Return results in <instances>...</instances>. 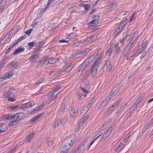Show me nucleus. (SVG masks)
<instances>
[{
  "mask_svg": "<svg viewBox=\"0 0 153 153\" xmlns=\"http://www.w3.org/2000/svg\"><path fill=\"white\" fill-rule=\"evenodd\" d=\"M75 141L74 135V134L71 135L65 139L61 145V147L62 148L65 149L64 151H66L67 153L69 149Z\"/></svg>",
  "mask_w": 153,
  "mask_h": 153,
  "instance_id": "nucleus-1",
  "label": "nucleus"
},
{
  "mask_svg": "<svg viewBox=\"0 0 153 153\" xmlns=\"http://www.w3.org/2000/svg\"><path fill=\"white\" fill-rule=\"evenodd\" d=\"M60 88V86L59 85H57L54 88L52 91L49 92L47 95L48 97H51L54 96L50 99L47 100V103H51L52 101L57 97V95L59 94L58 92V90Z\"/></svg>",
  "mask_w": 153,
  "mask_h": 153,
  "instance_id": "nucleus-2",
  "label": "nucleus"
},
{
  "mask_svg": "<svg viewBox=\"0 0 153 153\" xmlns=\"http://www.w3.org/2000/svg\"><path fill=\"white\" fill-rule=\"evenodd\" d=\"M35 105L34 102L31 101L27 103H24L21 105L19 106L18 107V105H16L14 106L11 107L10 109L12 110H14L19 108L22 109L25 108H29L30 107L34 106Z\"/></svg>",
  "mask_w": 153,
  "mask_h": 153,
  "instance_id": "nucleus-3",
  "label": "nucleus"
},
{
  "mask_svg": "<svg viewBox=\"0 0 153 153\" xmlns=\"http://www.w3.org/2000/svg\"><path fill=\"white\" fill-rule=\"evenodd\" d=\"M101 57H99L95 61V63L92 67L91 70V73L92 76H95L97 74V70L98 69L99 65L100 62Z\"/></svg>",
  "mask_w": 153,
  "mask_h": 153,
  "instance_id": "nucleus-4",
  "label": "nucleus"
},
{
  "mask_svg": "<svg viewBox=\"0 0 153 153\" xmlns=\"http://www.w3.org/2000/svg\"><path fill=\"white\" fill-rule=\"evenodd\" d=\"M18 115L16 114L15 115H7L4 116L3 119L4 120H8L11 121H16L18 122L20 120V119Z\"/></svg>",
  "mask_w": 153,
  "mask_h": 153,
  "instance_id": "nucleus-5",
  "label": "nucleus"
},
{
  "mask_svg": "<svg viewBox=\"0 0 153 153\" xmlns=\"http://www.w3.org/2000/svg\"><path fill=\"white\" fill-rule=\"evenodd\" d=\"M7 0H0V12H2L6 6Z\"/></svg>",
  "mask_w": 153,
  "mask_h": 153,
  "instance_id": "nucleus-6",
  "label": "nucleus"
},
{
  "mask_svg": "<svg viewBox=\"0 0 153 153\" xmlns=\"http://www.w3.org/2000/svg\"><path fill=\"white\" fill-rule=\"evenodd\" d=\"M147 43V42L145 41L139 47L138 51L140 53L145 50L146 47Z\"/></svg>",
  "mask_w": 153,
  "mask_h": 153,
  "instance_id": "nucleus-7",
  "label": "nucleus"
},
{
  "mask_svg": "<svg viewBox=\"0 0 153 153\" xmlns=\"http://www.w3.org/2000/svg\"><path fill=\"white\" fill-rule=\"evenodd\" d=\"M88 48H86L82 51H78L76 52V55H79L80 56L85 55L87 54L89 51Z\"/></svg>",
  "mask_w": 153,
  "mask_h": 153,
  "instance_id": "nucleus-8",
  "label": "nucleus"
},
{
  "mask_svg": "<svg viewBox=\"0 0 153 153\" xmlns=\"http://www.w3.org/2000/svg\"><path fill=\"white\" fill-rule=\"evenodd\" d=\"M121 87V85H119L114 88L111 91L113 93V95H115L118 92Z\"/></svg>",
  "mask_w": 153,
  "mask_h": 153,
  "instance_id": "nucleus-9",
  "label": "nucleus"
},
{
  "mask_svg": "<svg viewBox=\"0 0 153 153\" xmlns=\"http://www.w3.org/2000/svg\"><path fill=\"white\" fill-rule=\"evenodd\" d=\"M112 98V97L111 96V95L109 94L108 96L106 97L105 100L102 102V103L100 104V105L102 106L105 105Z\"/></svg>",
  "mask_w": 153,
  "mask_h": 153,
  "instance_id": "nucleus-10",
  "label": "nucleus"
},
{
  "mask_svg": "<svg viewBox=\"0 0 153 153\" xmlns=\"http://www.w3.org/2000/svg\"><path fill=\"white\" fill-rule=\"evenodd\" d=\"M38 55L36 53L33 54L30 58V62L31 63L35 62L38 58Z\"/></svg>",
  "mask_w": 153,
  "mask_h": 153,
  "instance_id": "nucleus-11",
  "label": "nucleus"
},
{
  "mask_svg": "<svg viewBox=\"0 0 153 153\" xmlns=\"http://www.w3.org/2000/svg\"><path fill=\"white\" fill-rule=\"evenodd\" d=\"M40 63L42 64L47 65L48 64V58L43 57L42 58L39 60Z\"/></svg>",
  "mask_w": 153,
  "mask_h": 153,
  "instance_id": "nucleus-12",
  "label": "nucleus"
},
{
  "mask_svg": "<svg viewBox=\"0 0 153 153\" xmlns=\"http://www.w3.org/2000/svg\"><path fill=\"white\" fill-rule=\"evenodd\" d=\"M35 133L34 132L28 134L26 137V140L28 142H30L33 139V137Z\"/></svg>",
  "mask_w": 153,
  "mask_h": 153,
  "instance_id": "nucleus-13",
  "label": "nucleus"
},
{
  "mask_svg": "<svg viewBox=\"0 0 153 153\" xmlns=\"http://www.w3.org/2000/svg\"><path fill=\"white\" fill-rule=\"evenodd\" d=\"M13 74L12 71H10L6 73L5 75V76H4L2 78L3 80L5 79L8 78L12 76Z\"/></svg>",
  "mask_w": 153,
  "mask_h": 153,
  "instance_id": "nucleus-14",
  "label": "nucleus"
},
{
  "mask_svg": "<svg viewBox=\"0 0 153 153\" xmlns=\"http://www.w3.org/2000/svg\"><path fill=\"white\" fill-rule=\"evenodd\" d=\"M135 51L134 50L131 52H130L127 54V56H126V59L127 60H129L132 59L133 56L135 55V54L134 53Z\"/></svg>",
  "mask_w": 153,
  "mask_h": 153,
  "instance_id": "nucleus-15",
  "label": "nucleus"
},
{
  "mask_svg": "<svg viewBox=\"0 0 153 153\" xmlns=\"http://www.w3.org/2000/svg\"><path fill=\"white\" fill-rule=\"evenodd\" d=\"M73 67L71 65H66L63 67V69L64 70V73H68L71 70L72 68Z\"/></svg>",
  "mask_w": 153,
  "mask_h": 153,
  "instance_id": "nucleus-16",
  "label": "nucleus"
},
{
  "mask_svg": "<svg viewBox=\"0 0 153 153\" xmlns=\"http://www.w3.org/2000/svg\"><path fill=\"white\" fill-rule=\"evenodd\" d=\"M137 104H134L131 107L130 109V111L128 112V114H129V115H131L133 112L135 111L137 108Z\"/></svg>",
  "mask_w": 153,
  "mask_h": 153,
  "instance_id": "nucleus-17",
  "label": "nucleus"
},
{
  "mask_svg": "<svg viewBox=\"0 0 153 153\" xmlns=\"http://www.w3.org/2000/svg\"><path fill=\"white\" fill-rule=\"evenodd\" d=\"M111 122V120L110 119L108 120L101 127V129L103 130L105 129L110 124Z\"/></svg>",
  "mask_w": 153,
  "mask_h": 153,
  "instance_id": "nucleus-18",
  "label": "nucleus"
},
{
  "mask_svg": "<svg viewBox=\"0 0 153 153\" xmlns=\"http://www.w3.org/2000/svg\"><path fill=\"white\" fill-rule=\"evenodd\" d=\"M61 124V121L60 119H57L56 120L53 126V127L54 128H56L59 125Z\"/></svg>",
  "mask_w": 153,
  "mask_h": 153,
  "instance_id": "nucleus-19",
  "label": "nucleus"
},
{
  "mask_svg": "<svg viewBox=\"0 0 153 153\" xmlns=\"http://www.w3.org/2000/svg\"><path fill=\"white\" fill-rule=\"evenodd\" d=\"M24 50V49L23 48L19 47L16 49L13 53V54L15 55L23 51Z\"/></svg>",
  "mask_w": 153,
  "mask_h": 153,
  "instance_id": "nucleus-20",
  "label": "nucleus"
},
{
  "mask_svg": "<svg viewBox=\"0 0 153 153\" xmlns=\"http://www.w3.org/2000/svg\"><path fill=\"white\" fill-rule=\"evenodd\" d=\"M88 108L87 106L84 105L82 108L81 113L85 114L88 111Z\"/></svg>",
  "mask_w": 153,
  "mask_h": 153,
  "instance_id": "nucleus-21",
  "label": "nucleus"
},
{
  "mask_svg": "<svg viewBox=\"0 0 153 153\" xmlns=\"http://www.w3.org/2000/svg\"><path fill=\"white\" fill-rule=\"evenodd\" d=\"M106 66L107 70L109 71L112 68V65L109 61H107L106 62Z\"/></svg>",
  "mask_w": 153,
  "mask_h": 153,
  "instance_id": "nucleus-22",
  "label": "nucleus"
},
{
  "mask_svg": "<svg viewBox=\"0 0 153 153\" xmlns=\"http://www.w3.org/2000/svg\"><path fill=\"white\" fill-rule=\"evenodd\" d=\"M70 113L71 117L73 119H74L76 117V114L75 113V111L74 109H71L70 111Z\"/></svg>",
  "mask_w": 153,
  "mask_h": 153,
  "instance_id": "nucleus-23",
  "label": "nucleus"
},
{
  "mask_svg": "<svg viewBox=\"0 0 153 153\" xmlns=\"http://www.w3.org/2000/svg\"><path fill=\"white\" fill-rule=\"evenodd\" d=\"M93 19H94L95 18V19H94L93 20L89 22V24L90 25L92 24H94L95 23V22H97L99 19V17L97 16H93Z\"/></svg>",
  "mask_w": 153,
  "mask_h": 153,
  "instance_id": "nucleus-24",
  "label": "nucleus"
},
{
  "mask_svg": "<svg viewBox=\"0 0 153 153\" xmlns=\"http://www.w3.org/2000/svg\"><path fill=\"white\" fill-rule=\"evenodd\" d=\"M153 125V121L151 119L145 125L147 129L149 128L150 127L152 126Z\"/></svg>",
  "mask_w": 153,
  "mask_h": 153,
  "instance_id": "nucleus-25",
  "label": "nucleus"
},
{
  "mask_svg": "<svg viewBox=\"0 0 153 153\" xmlns=\"http://www.w3.org/2000/svg\"><path fill=\"white\" fill-rule=\"evenodd\" d=\"M85 44V42H84V40H80L78 42L76 46L78 47H81Z\"/></svg>",
  "mask_w": 153,
  "mask_h": 153,
  "instance_id": "nucleus-26",
  "label": "nucleus"
},
{
  "mask_svg": "<svg viewBox=\"0 0 153 153\" xmlns=\"http://www.w3.org/2000/svg\"><path fill=\"white\" fill-rule=\"evenodd\" d=\"M85 68H85V66L83 65V63H82L79 65V69L77 71L78 72H81L84 70Z\"/></svg>",
  "mask_w": 153,
  "mask_h": 153,
  "instance_id": "nucleus-27",
  "label": "nucleus"
},
{
  "mask_svg": "<svg viewBox=\"0 0 153 153\" xmlns=\"http://www.w3.org/2000/svg\"><path fill=\"white\" fill-rule=\"evenodd\" d=\"M5 126H6L4 124L0 125V127H2L3 128H2V129L0 130V134L1 133L7 130L8 128L6 127H5Z\"/></svg>",
  "mask_w": 153,
  "mask_h": 153,
  "instance_id": "nucleus-28",
  "label": "nucleus"
},
{
  "mask_svg": "<svg viewBox=\"0 0 153 153\" xmlns=\"http://www.w3.org/2000/svg\"><path fill=\"white\" fill-rule=\"evenodd\" d=\"M85 145V143L82 142H81V143L79 145L78 147L80 149V150L82 151L84 149Z\"/></svg>",
  "mask_w": 153,
  "mask_h": 153,
  "instance_id": "nucleus-29",
  "label": "nucleus"
},
{
  "mask_svg": "<svg viewBox=\"0 0 153 153\" xmlns=\"http://www.w3.org/2000/svg\"><path fill=\"white\" fill-rule=\"evenodd\" d=\"M56 59L54 58H48V64H54L56 62Z\"/></svg>",
  "mask_w": 153,
  "mask_h": 153,
  "instance_id": "nucleus-30",
  "label": "nucleus"
},
{
  "mask_svg": "<svg viewBox=\"0 0 153 153\" xmlns=\"http://www.w3.org/2000/svg\"><path fill=\"white\" fill-rule=\"evenodd\" d=\"M63 73H64L63 71H56L53 74V76L54 77H56V76H59L61 74H63Z\"/></svg>",
  "mask_w": 153,
  "mask_h": 153,
  "instance_id": "nucleus-31",
  "label": "nucleus"
},
{
  "mask_svg": "<svg viewBox=\"0 0 153 153\" xmlns=\"http://www.w3.org/2000/svg\"><path fill=\"white\" fill-rule=\"evenodd\" d=\"M122 31V30L120 29V28L118 27L114 33V36H116Z\"/></svg>",
  "mask_w": 153,
  "mask_h": 153,
  "instance_id": "nucleus-32",
  "label": "nucleus"
},
{
  "mask_svg": "<svg viewBox=\"0 0 153 153\" xmlns=\"http://www.w3.org/2000/svg\"><path fill=\"white\" fill-rule=\"evenodd\" d=\"M84 40V42H85V44H89L91 42H92V41H91V37H87V38L86 39H84L83 40Z\"/></svg>",
  "mask_w": 153,
  "mask_h": 153,
  "instance_id": "nucleus-33",
  "label": "nucleus"
},
{
  "mask_svg": "<svg viewBox=\"0 0 153 153\" xmlns=\"http://www.w3.org/2000/svg\"><path fill=\"white\" fill-rule=\"evenodd\" d=\"M126 35L125 37L126 39L128 40L131 37V34L129 30H127L125 33Z\"/></svg>",
  "mask_w": 153,
  "mask_h": 153,
  "instance_id": "nucleus-34",
  "label": "nucleus"
},
{
  "mask_svg": "<svg viewBox=\"0 0 153 153\" xmlns=\"http://www.w3.org/2000/svg\"><path fill=\"white\" fill-rule=\"evenodd\" d=\"M93 61L92 58H91V57H90L87 59L84 62L87 64H88V65H89Z\"/></svg>",
  "mask_w": 153,
  "mask_h": 153,
  "instance_id": "nucleus-35",
  "label": "nucleus"
},
{
  "mask_svg": "<svg viewBox=\"0 0 153 153\" xmlns=\"http://www.w3.org/2000/svg\"><path fill=\"white\" fill-rule=\"evenodd\" d=\"M121 100L119 99L117 100L114 104L111 107V108L114 107V108H115L119 103L121 102Z\"/></svg>",
  "mask_w": 153,
  "mask_h": 153,
  "instance_id": "nucleus-36",
  "label": "nucleus"
},
{
  "mask_svg": "<svg viewBox=\"0 0 153 153\" xmlns=\"http://www.w3.org/2000/svg\"><path fill=\"white\" fill-rule=\"evenodd\" d=\"M20 120L22 117L25 116L26 114L25 113L20 112L16 114Z\"/></svg>",
  "mask_w": 153,
  "mask_h": 153,
  "instance_id": "nucleus-37",
  "label": "nucleus"
},
{
  "mask_svg": "<svg viewBox=\"0 0 153 153\" xmlns=\"http://www.w3.org/2000/svg\"><path fill=\"white\" fill-rule=\"evenodd\" d=\"M118 43L114 45V46L115 47V51L116 53H118L120 51V49L119 47H118Z\"/></svg>",
  "mask_w": 153,
  "mask_h": 153,
  "instance_id": "nucleus-38",
  "label": "nucleus"
},
{
  "mask_svg": "<svg viewBox=\"0 0 153 153\" xmlns=\"http://www.w3.org/2000/svg\"><path fill=\"white\" fill-rule=\"evenodd\" d=\"M9 66H10L13 68H15L16 66H17L16 62L14 61L11 62L9 63Z\"/></svg>",
  "mask_w": 153,
  "mask_h": 153,
  "instance_id": "nucleus-39",
  "label": "nucleus"
},
{
  "mask_svg": "<svg viewBox=\"0 0 153 153\" xmlns=\"http://www.w3.org/2000/svg\"><path fill=\"white\" fill-rule=\"evenodd\" d=\"M141 94L140 95H141ZM142 95L143 96L144 95V94H142ZM141 96H140V97L139 98H138L136 100V102L134 104H137V105L139 104V103L142 100V99L143 98V97H142L141 98Z\"/></svg>",
  "mask_w": 153,
  "mask_h": 153,
  "instance_id": "nucleus-40",
  "label": "nucleus"
},
{
  "mask_svg": "<svg viewBox=\"0 0 153 153\" xmlns=\"http://www.w3.org/2000/svg\"><path fill=\"white\" fill-rule=\"evenodd\" d=\"M101 136V134H100L98 136L95 138L90 143L89 146L87 147L88 149L89 148L90 146L94 143V141L98 138L100 136Z\"/></svg>",
  "mask_w": 153,
  "mask_h": 153,
  "instance_id": "nucleus-41",
  "label": "nucleus"
},
{
  "mask_svg": "<svg viewBox=\"0 0 153 153\" xmlns=\"http://www.w3.org/2000/svg\"><path fill=\"white\" fill-rule=\"evenodd\" d=\"M127 40H128V39H127L126 38V37H125L122 39H120L119 40V42L122 45H123L125 43V41Z\"/></svg>",
  "mask_w": 153,
  "mask_h": 153,
  "instance_id": "nucleus-42",
  "label": "nucleus"
},
{
  "mask_svg": "<svg viewBox=\"0 0 153 153\" xmlns=\"http://www.w3.org/2000/svg\"><path fill=\"white\" fill-rule=\"evenodd\" d=\"M82 6L83 7H84V9L85 10H88L90 8V6L89 4H82Z\"/></svg>",
  "mask_w": 153,
  "mask_h": 153,
  "instance_id": "nucleus-43",
  "label": "nucleus"
},
{
  "mask_svg": "<svg viewBox=\"0 0 153 153\" xmlns=\"http://www.w3.org/2000/svg\"><path fill=\"white\" fill-rule=\"evenodd\" d=\"M67 119V118L66 117H65L63 118H62L61 120H60L61 124H64L66 122Z\"/></svg>",
  "mask_w": 153,
  "mask_h": 153,
  "instance_id": "nucleus-44",
  "label": "nucleus"
},
{
  "mask_svg": "<svg viewBox=\"0 0 153 153\" xmlns=\"http://www.w3.org/2000/svg\"><path fill=\"white\" fill-rule=\"evenodd\" d=\"M131 136V134H130V133L128 134L126 137L124 139L123 141H124L125 142H126L128 141V139Z\"/></svg>",
  "mask_w": 153,
  "mask_h": 153,
  "instance_id": "nucleus-45",
  "label": "nucleus"
},
{
  "mask_svg": "<svg viewBox=\"0 0 153 153\" xmlns=\"http://www.w3.org/2000/svg\"><path fill=\"white\" fill-rule=\"evenodd\" d=\"M36 44L34 42H30L27 43V45L29 47H33Z\"/></svg>",
  "mask_w": 153,
  "mask_h": 153,
  "instance_id": "nucleus-46",
  "label": "nucleus"
},
{
  "mask_svg": "<svg viewBox=\"0 0 153 153\" xmlns=\"http://www.w3.org/2000/svg\"><path fill=\"white\" fill-rule=\"evenodd\" d=\"M136 71H135L133 72H132L128 76V79H132V78L133 77V76L136 74Z\"/></svg>",
  "mask_w": 153,
  "mask_h": 153,
  "instance_id": "nucleus-47",
  "label": "nucleus"
},
{
  "mask_svg": "<svg viewBox=\"0 0 153 153\" xmlns=\"http://www.w3.org/2000/svg\"><path fill=\"white\" fill-rule=\"evenodd\" d=\"M12 94V92H8L4 94L3 96H4L6 98L9 97L10 96V94Z\"/></svg>",
  "mask_w": 153,
  "mask_h": 153,
  "instance_id": "nucleus-48",
  "label": "nucleus"
},
{
  "mask_svg": "<svg viewBox=\"0 0 153 153\" xmlns=\"http://www.w3.org/2000/svg\"><path fill=\"white\" fill-rule=\"evenodd\" d=\"M18 122L16 121H11L9 124V125L10 126L15 125L17 124Z\"/></svg>",
  "mask_w": 153,
  "mask_h": 153,
  "instance_id": "nucleus-49",
  "label": "nucleus"
},
{
  "mask_svg": "<svg viewBox=\"0 0 153 153\" xmlns=\"http://www.w3.org/2000/svg\"><path fill=\"white\" fill-rule=\"evenodd\" d=\"M129 51L125 49L123 52V56L124 57H126V56L128 54V53H129Z\"/></svg>",
  "mask_w": 153,
  "mask_h": 153,
  "instance_id": "nucleus-50",
  "label": "nucleus"
},
{
  "mask_svg": "<svg viewBox=\"0 0 153 153\" xmlns=\"http://www.w3.org/2000/svg\"><path fill=\"white\" fill-rule=\"evenodd\" d=\"M39 118H38V117L36 116L30 120V122H33L36 120H37Z\"/></svg>",
  "mask_w": 153,
  "mask_h": 153,
  "instance_id": "nucleus-51",
  "label": "nucleus"
},
{
  "mask_svg": "<svg viewBox=\"0 0 153 153\" xmlns=\"http://www.w3.org/2000/svg\"><path fill=\"white\" fill-rule=\"evenodd\" d=\"M91 41H93L97 39V36L95 34L91 36Z\"/></svg>",
  "mask_w": 153,
  "mask_h": 153,
  "instance_id": "nucleus-52",
  "label": "nucleus"
},
{
  "mask_svg": "<svg viewBox=\"0 0 153 153\" xmlns=\"http://www.w3.org/2000/svg\"><path fill=\"white\" fill-rule=\"evenodd\" d=\"M45 80L44 78H42V79H39L38 81V83H36L37 85H39L40 83L43 82Z\"/></svg>",
  "mask_w": 153,
  "mask_h": 153,
  "instance_id": "nucleus-53",
  "label": "nucleus"
},
{
  "mask_svg": "<svg viewBox=\"0 0 153 153\" xmlns=\"http://www.w3.org/2000/svg\"><path fill=\"white\" fill-rule=\"evenodd\" d=\"M81 151L80 150V149L78 147L76 149L73 153H79Z\"/></svg>",
  "mask_w": 153,
  "mask_h": 153,
  "instance_id": "nucleus-54",
  "label": "nucleus"
},
{
  "mask_svg": "<svg viewBox=\"0 0 153 153\" xmlns=\"http://www.w3.org/2000/svg\"><path fill=\"white\" fill-rule=\"evenodd\" d=\"M112 52V50L111 49L109 48L106 52V54L108 56H110L111 54V53Z\"/></svg>",
  "mask_w": 153,
  "mask_h": 153,
  "instance_id": "nucleus-55",
  "label": "nucleus"
},
{
  "mask_svg": "<svg viewBox=\"0 0 153 153\" xmlns=\"http://www.w3.org/2000/svg\"><path fill=\"white\" fill-rule=\"evenodd\" d=\"M98 54V53H94L90 57H91V58H96Z\"/></svg>",
  "mask_w": 153,
  "mask_h": 153,
  "instance_id": "nucleus-56",
  "label": "nucleus"
},
{
  "mask_svg": "<svg viewBox=\"0 0 153 153\" xmlns=\"http://www.w3.org/2000/svg\"><path fill=\"white\" fill-rule=\"evenodd\" d=\"M107 137H107V136L105 135L104 134H103V135L101 139V140L102 141H104L106 139V138H107Z\"/></svg>",
  "mask_w": 153,
  "mask_h": 153,
  "instance_id": "nucleus-57",
  "label": "nucleus"
},
{
  "mask_svg": "<svg viewBox=\"0 0 153 153\" xmlns=\"http://www.w3.org/2000/svg\"><path fill=\"white\" fill-rule=\"evenodd\" d=\"M33 28H31L26 31L25 33L27 35H29L31 33V31L33 30Z\"/></svg>",
  "mask_w": 153,
  "mask_h": 153,
  "instance_id": "nucleus-58",
  "label": "nucleus"
},
{
  "mask_svg": "<svg viewBox=\"0 0 153 153\" xmlns=\"http://www.w3.org/2000/svg\"><path fill=\"white\" fill-rule=\"evenodd\" d=\"M66 108V106H65V104L64 103L62 104L61 106V109L62 111H64V110H65Z\"/></svg>",
  "mask_w": 153,
  "mask_h": 153,
  "instance_id": "nucleus-59",
  "label": "nucleus"
},
{
  "mask_svg": "<svg viewBox=\"0 0 153 153\" xmlns=\"http://www.w3.org/2000/svg\"><path fill=\"white\" fill-rule=\"evenodd\" d=\"M153 12V9H152L149 12L148 15V18L149 19L151 16V15L152 13Z\"/></svg>",
  "mask_w": 153,
  "mask_h": 153,
  "instance_id": "nucleus-60",
  "label": "nucleus"
},
{
  "mask_svg": "<svg viewBox=\"0 0 153 153\" xmlns=\"http://www.w3.org/2000/svg\"><path fill=\"white\" fill-rule=\"evenodd\" d=\"M109 7L112 8H115L116 7V6L115 4L114 3H112L111 4H109Z\"/></svg>",
  "mask_w": 153,
  "mask_h": 153,
  "instance_id": "nucleus-61",
  "label": "nucleus"
},
{
  "mask_svg": "<svg viewBox=\"0 0 153 153\" xmlns=\"http://www.w3.org/2000/svg\"><path fill=\"white\" fill-rule=\"evenodd\" d=\"M110 134V131H107L104 132L103 134L108 137V136Z\"/></svg>",
  "mask_w": 153,
  "mask_h": 153,
  "instance_id": "nucleus-62",
  "label": "nucleus"
},
{
  "mask_svg": "<svg viewBox=\"0 0 153 153\" xmlns=\"http://www.w3.org/2000/svg\"><path fill=\"white\" fill-rule=\"evenodd\" d=\"M121 104H120V106H119L117 107V109L118 110V111H121L122 110H123L125 108L124 107H123L122 108H121Z\"/></svg>",
  "mask_w": 153,
  "mask_h": 153,
  "instance_id": "nucleus-63",
  "label": "nucleus"
},
{
  "mask_svg": "<svg viewBox=\"0 0 153 153\" xmlns=\"http://www.w3.org/2000/svg\"><path fill=\"white\" fill-rule=\"evenodd\" d=\"M121 150V149L118 146H117L114 149V151L116 152H117L119 150Z\"/></svg>",
  "mask_w": 153,
  "mask_h": 153,
  "instance_id": "nucleus-64",
  "label": "nucleus"
}]
</instances>
